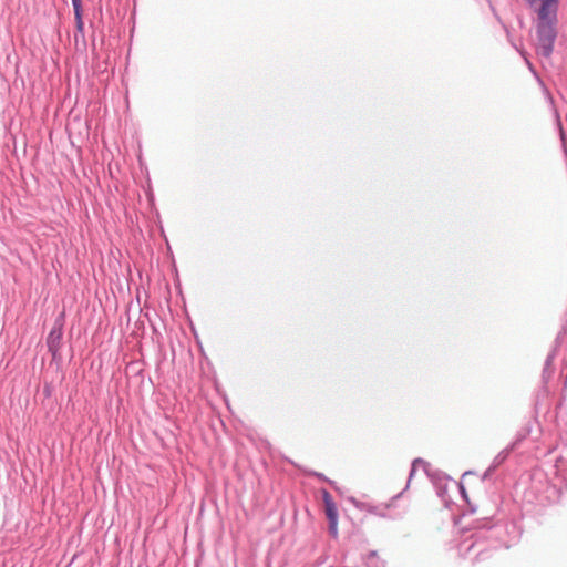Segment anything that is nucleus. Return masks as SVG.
Instances as JSON below:
<instances>
[{"label": "nucleus", "instance_id": "f257e3e1", "mask_svg": "<svg viewBox=\"0 0 567 567\" xmlns=\"http://www.w3.org/2000/svg\"><path fill=\"white\" fill-rule=\"evenodd\" d=\"M538 52L539 54L548 58L551 54L556 31L555 23L538 22Z\"/></svg>", "mask_w": 567, "mask_h": 567}, {"label": "nucleus", "instance_id": "f03ea898", "mask_svg": "<svg viewBox=\"0 0 567 567\" xmlns=\"http://www.w3.org/2000/svg\"><path fill=\"white\" fill-rule=\"evenodd\" d=\"M323 511L329 520V532L336 537L338 535V508L331 494L327 491L322 493Z\"/></svg>", "mask_w": 567, "mask_h": 567}, {"label": "nucleus", "instance_id": "7ed1b4c3", "mask_svg": "<svg viewBox=\"0 0 567 567\" xmlns=\"http://www.w3.org/2000/svg\"><path fill=\"white\" fill-rule=\"evenodd\" d=\"M558 8V0H543L539 3L538 20L539 22H556V13Z\"/></svg>", "mask_w": 567, "mask_h": 567}, {"label": "nucleus", "instance_id": "20e7f679", "mask_svg": "<svg viewBox=\"0 0 567 567\" xmlns=\"http://www.w3.org/2000/svg\"><path fill=\"white\" fill-rule=\"evenodd\" d=\"M62 341V328H53L47 339V344L49 351L55 357L61 348Z\"/></svg>", "mask_w": 567, "mask_h": 567}, {"label": "nucleus", "instance_id": "39448f33", "mask_svg": "<svg viewBox=\"0 0 567 567\" xmlns=\"http://www.w3.org/2000/svg\"><path fill=\"white\" fill-rule=\"evenodd\" d=\"M72 4H73V8H74L75 19L79 18V17H82L81 0H72Z\"/></svg>", "mask_w": 567, "mask_h": 567}, {"label": "nucleus", "instance_id": "423d86ee", "mask_svg": "<svg viewBox=\"0 0 567 567\" xmlns=\"http://www.w3.org/2000/svg\"><path fill=\"white\" fill-rule=\"evenodd\" d=\"M76 20V28L78 30L82 31L83 30V20H82V17H79L75 19Z\"/></svg>", "mask_w": 567, "mask_h": 567}, {"label": "nucleus", "instance_id": "0eeeda50", "mask_svg": "<svg viewBox=\"0 0 567 567\" xmlns=\"http://www.w3.org/2000/svg\"><path fill=\"white\" fill-rule=\"evenodd\" d=\"M543 0H526V2L530 6V7H534V6H537L542 2Z\"/></svg>", "mask_w": 567, "mask_h": 567}]
</instances>
